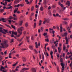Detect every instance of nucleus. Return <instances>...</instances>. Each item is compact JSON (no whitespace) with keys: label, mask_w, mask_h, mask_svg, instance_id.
<instances>
[{"label":"nucleus","mask_w":72,"mask_h":72,"mask_svg":"<svg viewBox=\"0 0 72 72\" xmlns=\"http://www.w3.org/2000/svg\"><path fill=\"white\" fill-rule=\"evenodd\" d=\"M19 3V0H15L14 1V4H17Z\"/></svg>","instance_id":"nucleus-7"},{"label":"nucleus","mask_w":72,"mask_h":72,"mask_svg":"<svg viewBox=\"0 0 72 72\" xmlns=\"http://www.w3.org/2000/svg\"><path fill=\"white\" fill-rule=\"evenodd\" d=\"M64 23L65 24H68V22H64Z\"/></svg>","instance_id":"nucleus-60"},{"label":"nucleus","mask_w":72,"mask_h":72,"mask_svg":"<svg viewBox=\"0 0 72 72\" xmlns=\"http://www.w3.org/2000/svg\"><path fill=\"white\" fill-rule=\"evenodd\" d=\"M11 41H10V42L11 44L12 43V42H14V39H12L10 40Z\"/></svg>","instance_id":"nucleus-24"},{"label":"nucleus","mask_w":72,"mask_h":72,"mask_svg":"<svg viewBox=\"0 0 72 72\" xmlns=\"http://www.w3.org/2000/svg\"><path fill=\"white\" fill-rule=\"evenodd\" d=\"M64 20H65V21H68V19L67 18H64L63 19Z\"/></svg>","instance_id":"nucleus-49"},{"label":"nucleus","mask_w":72,"mask_h":72,"mask_svg":"<svg viewBox=\"0 0 72 72\" xmlns=\"http://www.w3.org/2000/svg\"><path fill=\"white\" fill-rule=\"evenodd\" d=\"M3 30H4V31L5 32L8 33V30H5V29H4Z\"/></svg>","instance_id":"nucleus-46"},{"label":"nucleus","mask_w":72,"mask_h":72,"mask_svg":"<svg viewBox=\"0 0 72 72\" xmlns=\"http://www.w3.org/2000/svg\"><path fill=\"white\" fill-rule=\"evenodd\" d=\"M52 48L53 49H55V46L54 45H53L52 46Z\"/></svg>","instance_id":"nucleus-38"},{"label":"nucleus","mask_w":72,"mask_h":72,"mask_svg":"<svg viewBox=\"0 0 72 72\" xmlns=\"http://www.w3.org/2000/svg\"><path fill=\"white\" fill-rule=\"evenodd\" d=\"M22 23H23V21H21L20 22V23L19 24V25L20 26H22Z\"/></svg>","instance_id":"nucleus-25"},{"label":"nucleus","mask_w":72,"mask_h":72,"mask_svg":"<svg viewBox=\"0 0 72 72\" xmlns=\"http://www.w3.org/2000/svg\"><path fill=\"white\" fill-rule=\"evenodd\" d=\"M63 50L64 51L66 50V46H63Z\"/></svg>","instance_id":"nucleus-35"},{"label":"nucleus","mask_w":72,"mask_h":72,"mask_svg":"<svg viewBox=\"0 0 72 72\" xmlns=\"http://www.w3.org/2000/svg\"><path fill=\"white\" fill-rule=\"evenodd\" d=\"M30 21H32V17H30Z\"/></svg>","instance_id":"nucleus-63"},{"label":"nucleus","mask_w":72,"mask_h":72,"mask_svg":"<svg viewBox=\"0 0 72 72\" xmlns=\"http://www.w3.org/2000/svg\"><path fill=\"white\" fill-rule=\"evenodd\" d=\"M14 17H12V16H10V17H9V19H13Z\"/></svg>","instance_id":"nucleus-31"},{"label":"nucleus","mask_w":72,"mask_h":72,"mask_svg":"<svg viewBox=\"0 0 72 72\" xmlns=\"http://www.w3.org/2000/svg\"><path fill=\"white\" fill-rule=\"evenodd\" d=\"M1 45L3 48H5V46L6 48H7L9 46L8 44L6 43V42L5 41H4L3 43H1Z\"/></svg>","instance_id":"nucleus-2"},{"label":"nucleus","mask_w":72,"mask_h":72,"mask_svg":"<svg viewBox=\"0 0 72 72\" xmlns=\"http://www.w3.org/2000/svg\"><path fill=\"white\" fill-rule=\"evenodd\" d=\"M34 51L35 53V54H37L38 53V51H37L36 49H34Z\"/></svg>","instance_id":"nucleus-30"},{"label":"nucleus","mask_w":72,"mask_h":72,"mask_svg":"<svg viewBox=\"0 0 72 72\" xmlns=\"http://www.w3.org/2000/svg\"><path fill=\"white\" fill-rule=\"evenodd\" d=\"M70 67H71V68H72V63H71V64H70Z\"/></svg>","instance_id":"nucleus-53"},{"label":"nucleus","mask_w":72,"mask_h":72,"mask_svg":"<svg viewBox=\"0 0 72 72\" xmlns=\"http://www.w3.org/2000/svg\"><path fill=\"white\" fill-rule=\"evenodd\" d=\"M4 25H5L6 26V27H9V28H10V26L7 24H5Z\"/></svg>","instance_id":"nucleus-32"},{"label":"nucleus","mask_w":72,"mask_h":72,"mask_svg":"<svg viewBox=\"0 0 72 72\" xmlns=\"http://www.w3.org/2000/svg\"><path fill=\"white\" fill-rule=\"evenodd\" d=\"M18 10V8H16L14 11V13H16V12H17Z\"/></svg>","instance_id":"nucleus-18"},{"label":"nucleus","mask_w":72,"mask_h":72,"mask_svg":"<svg viewBox=\"0 0 72 72\" xmlns=\"http://www.w3.org/2000/svg\"><path fill=\"white\" fill-rule=\"evenodd\" d=\"M10 72H15V70H12V71L11 70H10Z\"/></svg>","instance_id":"nucleus-44"},{"label":"nucleus","mask_w":72,"mask_h":72,"mask_svg":"<svg viewBox=\"0 0 72 72\" xmlns=\"http://www.w3.org/2000/svg\"><path fill=\"white\" fill-rule=\"evenodd\" d=\"M31 16H33V15H34V13H32L31 14Z\"/></svg>","instance_id":"nucleus-56"},{"label":"nucleus","mask_w":72,"mask_h":72,"mask_svg":"<svg viewBox=\"0 0 72 72\" xmlns=\"http://www.w3.org/2000/svg\"><path fill=\"white\" fill-rule=\"evenodd\" d=\"M30 69V68H23L22 70L21 71H25L26 70H29Z\"/></svg>","instance_id":"nucleus-10"},{"label":"nucleus","mask_w":72,"mask_h":72,"mask_svg":"<svg viewBox=\"0 0 72 72\" xmlns=\"http://www.w3.org/2000/svg\"><path fill=\"white\" fill-rule=\"evenodd\" d=\"M3 20H5V19L4 18H2L0 19V21H3Z\"/></svg>","instance_id":"nucleus-33"},{"label":"nucleus","mask_w":72,"mask_h":72,"mask_svg":"<svg viewBox=\"0 0 72 72\" xmlns=\"http://www.w3.org/2000/svg\"><path fill=\"white\" fill-rule=\"evenodd\" d=\"M72 27V24H71L70 25V27L69 28H70V29H71V28Z\"/></svg>","instance_id":"nucleus-42"},{"label":"nucleus","mask_w":72,"mask_h":72,"mask_svg":"<svg viewBox=\"0 0 72 72\" xmlns=\"http://www.w3.org/2000/svg\"><path fill=\"white\" fill-rule=\"evenodd\" d=\"M68 35V33H67V32H66L65 33H64V34L62 35V37H64V36H65V37H66Z\"/></svg>","instance_id":"nucleus-6"},{"label":"nucleus","mask_w":72,"mask_h":72,"mask_svg":"<svg viewBox=\"0 0 72 72\" xmlns=\"http://www.w3.org/2000/svg\"><path fill=\"white\" fill-rule=\"evenodd\" d=\"M7 4V2H5L4 3H3V5H4V6H5Z\"/></svg>","instance_id":"nucleus-43"},{"label":"nucleus","mask_w":72,"mask_h":72,"mask_svg":"<svg viewBox=\"0 0 72 72\" xmlns=\"http://www.w3.org/2000/svg\"><path fill=\"white\" fill-rule=\"evenodd\" d=\"M9 33H10L11 34H14V35H16V36H17V33L14 32L9 31Z\"/></svg>","instance_id":"nucleus-5"},{"label":"nucleus","mask_w":72,"mask_h":72,"mask_svg":"<svg viewBox=\"0 0 72 72\" xmlns=\"http://www.w3.org/2000/svg\"><path fill=\"white\" fill-rule=\"evenodd\" d=\"M22 60L23 61V62H25L26 61V58L24 57H22Z\"/></svg>","instance_id":"nucleus-19"},{"label":"nucleus","mask_w":72,"mask_h":72,"mask_svg":"<svg viewBox=\"0 0 72 72\" xmlns=\"http://www.w3.org/2000/svg\"><path fill=\"white\" fill-rule=\"evenodd\" d=\"M25 26H26V27H27L28 26V23H26L25 24Z\"/></svg>","instance_id":"nucleus-45"},{"label":"nucleus","mask_w":72,"mask_h":72,"mask_svg":"<svg viewBox=\"0 0 72 72\" xmlns=\"http://www.w3.org/2000/svg\"><path fill=\"white\" fill-rule=\"evenodd\" d=\"M11 5H12V3H10L8 4V6H11Z\"/></svg>","instance_id":"nucleus-54"},{"label":"nucleus","mask_w":72,"mask_h":72,"mask_svg":"<svg viewBox=\"0 0 72 72\" xmlns=\"http://www.w3.org/2000/svg\"><path fill=\"white\" fill-rule=\"evenodd\" d=\"M23 30H24V28H23V27H21L18 29V33L20 34V35H17V37H19L21 35L22 33V31Z\"/></svg>","instance_id":"nucleus-1"},{"label":"nucleus","mask_w":72,"mask_h":72,"mask_svg":"<svg viewBox=\"0 0 72 72\" xmlns=\"http://www.w3.org/2000/svg\"><path fill=\"white\" fill-rule=\"evenodd\" d=\"M60 5L61 6V9L62 10H65V9H66V8L64 6L63 4H61Z\"/></svg>","instance_id":"nucleus-4"},{"label":"nucleus","mask_w":72,"mask_h":72,"mask_svg":"<svg viewBox=\"0 0 72 72\" xmlns=\"http://www.w3.org/2000/svg\"><path fill=\"white\" fill-rule=\"evenodd\" d=\"M70 15H72V11H71L70 13Z\"/></svg>","instance_id":"nucleus-64"},{"label":"nucleus","mask_w":72,"mask_h":72,"mask_svg":"<svg viewBox=\"0 0 72 72\" xmlns=\"http://www.w3.org/2000/svg\"><path fill=\"white\" fill-rule=\"evenodd\" d=\"M1 68H0V71H3V69H4L5 70V69L4 68V67H3V66H1Z\"/></svg>","instance_id":"nucleus-8"},{"label":"nucleus","mask_w":72,"mask_h":72,"mask_svg":"<svg viewBox=\"0 0 72 72\" xmlns=\"http://www.w3.org/2000/svg\"><path fill=\"white\" fill-rule=\"evenodd\" d=\"M60 30L63 29V28H62V24L60 25Z\"/></svg>","instance_id":"nucleus-51"},{"label":"nucleus","mask_w":72,"mask_h":72,"mask_svg":"<svg viewBox=\"0 0 72 72\" xmlns=\"http://www.w3.org/2000/svg\"><path fill=\"white\" fill-rule=\"evenodd\" d=\"M35 47L36 48H38L39 47L38 46V45H37V42H36L35 43Z\"/></svg>","instance_id":"nucleus-16"},{"label":"nucleus","mask_w":72,"mask_h":72,"mask_svg":"<svg viewBox=\"0 0 72 72\" xmlns=\"http://www.w3.org/2000/svg\"><path fill=\"white\" fill-rule=\"evenodd\" d=\"M43 27H41V28H40V30H41V31H43Z\"/></svg>","instance_id":"nucleus-61"},{"label":"nucleus","mask_w":72,"mask_h":72,"mask_svg":"<svg viewBox=\"0 0 72 72\" xmlns=\"http://www.w3.org/2000/svg\"><path fill=\"white\" fill-rule=\"evenodd\" d=\"M17 14H20V13H21V12H19V11H18L17 12Z\"/></svg>","instance_id":"nucleus-62"},{"label":"nucleus","mask_w":72,"mask_h":72,"mask_svg":"<svg viewBox=\"0 0 72 72\" xmlns=\"http://www.w3.org/2000/svg\"><path fill=\"white\" fill-rule=\"evenodd\" d=\"M51 7L52 8H55V5H52Z\"/></svg>","instance_id":"nucleus-37"},{"label":"nucleus","mask_w":72,"mask_h":72,"mask_svg":"<svg viewBox=\"0 0 72 72\" xmlns=\"http://www.w3.org/2000/svg\"><path fill=\"white\" fill-rule=\"evenodd\" d=\"M65 40H66V44H68V39H67V37H66L65 38Z\"/></svg>","instance_id":"nucleus-15"},{"label":"nucleus","mask_w":72,"mask_h":72,"mask_svg":"<svg viewBox=\"0 0 72 72\" xmlns=\"http://www.w3.org/2000/svg\"><path fill=\"white\" fill-rule=\"evenodd\" d=\"M33 9H34V6H33L31 8V11H33Z\"/></svg>","instance_id":"nucleus-34"},{"label":"nucleus","mask_w":72,"mask_h":72,"mask_svg":"<svg viewBox=\"0 0 72 72\" xmlns=\"http://www.w3.org/2000/svg\"><path fill=\"white\" fill-rule=\"evenodd\" d=\"M60 62L61 63H63V58H60Z\"/></svg>","instance_id":"nucleus-22"},{"label":"nucleus","mask_w":72,"mask_h":72,"mask_svg":"<svg viewBox=\"0 0 72 72\" xmlns=\"http://www.w3.org/2000/svg\"><path fill=\"white\" fill-rule=\"evenodd\" d=\"M42 59H44V55L43 53L42 54Z\"/></svg>","instance_id":"nucleus-39"},{"label":"nucleus","mask_w":72,"mask_h":72,"mask_svg":"<svg viewBox=\"0 0 72 72\" xmlns=\"http://www.w3.org/2000/svg\"><path fill=\"white\" fill-rule=\"evenodd\" d=\"M3 32V28L2 27H0V32Z\"/></svg>","instance_id":"nucleus-29"},{"label":"nucleus","mask_w":72,"mask_h":72,"mask_svg":"<svg viewBox=\"0 0 72 72\" xmlns=\"http://www.w3.org/2000/svg\"><path fill=\"white\" fill-rule=\"evenodd\" d=\"M14 20H15L16 21V20H17V18H15V17H14L13 19Z\"/></svg>","instance_id":"nucleus-59"},{"label":"nucleus","mask_w":72,"mask_h":72,"mask_svg":"<svg viewBox=\"0 0 72 72\" xmlns=\"http://www.w3.org/2000/svg\"><path fill=\"white\" fill-rule=\"evenodd\" d=\"M48 13L50 15H51V12L50 11H49L48 12Z\"/></svg>","instance_id":"nucleus-52"},{"label":"nucleus","mask_w":72,"mask_h":72,"mask_svg":"<svg viewBox=\"0 0 72 72\" xmlns=\"http://www.w3.org/2000/svg\"><path fill=\"white\" fill-rule=\"evenodd\" d=\"M9 8L10 9H13V6H10L9 7Z\"/></svg>","instance_id":"nucleus-58"},{"label":"nucleus","mask_w":72,"mask_h":72,"mask_svg":"<svg viewBox=\"0 0 72 72\" xmlns=\"http://www.w3.org/2000/svg\"><path fill=\"white\" fill-rule=\"evenodd\" d=\"M53 52L52 51H51L50 53V54L51 55H53Z\"/></svg>","instance_id":"nucleus-47"},{"label":"nucleus","mask_w":72,"mask_h":72,"mask_svg":"<svg viewBox=\"0 0 72 72\" xmlns=\"http://www.w3.org/2000/svg\"><path fill=\"white\" fill-rule=\"evenodd\" d=\"M0 10L1 12H3V11H4V9H1Z\"/></svg>","instance_id":"nucleus-55"},{"label":"nucleus","mask_w":72,"mask_h":72,"mask_svg":"<svg viewBox=\"0 0 72 72\" xmlns=\"http://www.w3.org/2000/svg\"><path fill=\"white\" fill-rule=\"evenodd\" d=\"M66 4L68 5V6H69L71 5V4H70V2L69 1H68L66 3Z\"/></svg>","instance_id":"nucleus-13"},{"label":"nucleus","mask_w":72,"mask_h":72,"mask_svg":"<svg viewBox=\"0 0 72 72\" xmlns=\"http://www.w3.org/2000/svg\"><path fill=\"white\" fill-rule=\"evenodd\" d=\"M11 27L13 28H14V30H16L17 28L15 27V26H14L13 25H11Z\"/></svg>","instance_id":"nucleus-23"},{"label":"nucleus","mask_w":72,"mask_h":72,"mask_svg":"<svg viewBox=\"0 0 72 72\" xmlns=\"http://www.w3.org/2000/svg\"><path fill=\"white\" fill-rule=\"evenodd\" d=\"M31 39L32 40H33L34 39V38H33V36H32L31 37Z\"/></svg>","instance_id":"nucleus-57"},{"label":"nucleus","mask_w":72,"mask_h":72,"mask_svg":"<svg viewBox=\"0 0 72 72\" xmlns=\"http://www.w3.org/2000/svg\"><path fill=\"white\" fill-rule=\"evenodd\" d=\"M69 27H68V28H67V30H68V31L69 32V33H71V31H70V30H71V29L69 28Z\"/></svg>","instance_id":"nucleus-17"},{"label":"nucleus","mask_w":72,"mask_h":72,"mask_svg":"<svg viewBox=\"0 0 72 72\" xmlns=\"http://www.w3.org/2000/svg\"><path fill=\"white\" fill-rule=\"evenodd\" d=\"M30 38V37H26V39L28 42H30V39L29 38Z\"/></svg>","instance_id":"nucleus-12"},{"label":"nucleus","mask_w":72,"mask_h":72,"mask_svg":"<svg viewBox=\"0 0 72 72\" xmlns=\"http://www.w3.org/2000/svg\"><path fill=\"white\" fill-rule=\"evenodd\" d=\"M20 6L19 4H18L17 5H15L14 7L15 8H16L17 7V8H18Z\"/></svg>","instance_id":"nucleus-26"},{"label":"nucleus","mask_w":72,"mask_h":72,"mask_svg":"<svg viewBox=\"0 0 72 72\" xmlns=\"http://www.w3.org/2000/svg\"><path fill=\"white\" fill-rule=\"evenodd\" d=\"M45 40L46 41H47V42H49V38H48L47 37V39H45Z\"/></svg>","instance_id":"nucleus-28"},{"label":"nucleus","mask_w":72,"mask_h":72,"mask_svg":"<svg viewBox=\"0 0 72 72\" xmlns=\"http://www.w3.org/2000/svg\"><path fill=\"white\" fill-rule=\"evenodd\" d=\"M12 34V35H11V37H14V38H15V37L13 35H14V34Z\"/></svg>","instance_id":"nucleus-40"},{"label":"nucleus","mask_w":72,"mask_h":72,"mask_svg":"<svg viewBox=\"0 0 72 72\" xmlns=\"http://www.w3.org/2000/svg\"><path fill=\"white\" fill-rule=\"evenodd\" d=\"M40 11H43L44 10V7L42 6H41L40 8Z\"/></svg>","instance_id":"nucleus-14"},{"label":"nucleus","mask_w":72,"mask_h":72,"mask_svg":"<svg viewBox=\"0 0 72 72\" xmlns=\"http://www.w3.org/2000/svg\"><path fill=\"white\" fill-rule=\"evenodd\" d=\"M29 48L31 49V50H33V46H30Z\"/></svg>","instance_id":"nucleus-21"},{"label":"nucleus","mask_w":72,"mask_h":72,"mask_svg":"<svg viewBox=\"0 0 72 72\" xmlns=\"http://www.w3.org/2000/svg\"><path fill=\"white\" fill-rule=\"evenodd\" d=\"M21 50L23 51L24 50H26V49L25 48H22L21 49Z\"/></svg>","instance_id":"nucleus-48"},{"label":"nucleus","mask_w":72,"mask_h":72,"mask_svg":"<svg viewBox=\"0 0 72 72\" xmlns=\"http://www.w3.org/2000/svg\"><path fill=\"white\" fill-rule=\"evenodd\" d=\"M61 66H62V68L61 69L62 71H63L64 70V64L63 63H61Z\"/></svg>","instance_id":"nucleus-3"},{"label":"nucleus","mask_w":72,"mask_h":72,"mask_svg":"<svg viewBox=\"0 0 72 72\" xmlns=\"http://www.w3.org/2000/svg\"><path fill=\"white\" fill-rule=\"evenodd\" d=\"M31 71L32 72H36V70L34 68H32L31 69Z\"/></svg>","instance_id":"nucleus-9"},{"label":"nucleus","mask_w":72,"mask_h":72,"mask_svg":"<svg viewBox=\"0 0 72 72\" xmlns=\"http://www.w3.org/2000/svg\"><path fill=\"white\" fill-rule=\"evenodd\" d=\"M45 21L46 23H49V21L45 19Z\"/></svg>","instance_id":"nucleus-27"},{"label":"nucleus","mask_w":72,"mask_h":72,"mask_svg":"<svg viewBox=\"0 0 72 72\" xmlns=\"http://www.w3.org/2000/svg\"><path fill=\"white\" fill-rule=\"evenodd\" d=\"M58 51L59 53H60V52H61V51L62 50V49L60 47H58Z\"/></svg>","instance_id":"nucleus-11"},{"label":"nucleus","mask_w":72,"mask_h":72,"mask_svg":"<svg viewBox=\"0 0 72 72\" xmlns=\"http://www.w3.org/2000/svg\"><path fill=\"white\" fill-rule=\"evenodd\" d=\"M46 35H47V33H44L43 34V35H44V36H46Z\"/></svg>","instance_id":"nucleus-50"},{"label":"nucleus","mask_w":72,"mask_h":72,"mask_svg":"<svg viewBox=\"0 0 72 72\" xmlns=\"http://www.w3.org/2000/svg\"><path fill=\"white\" fill-rule=\"evenodd\" d=\"M57 72H59L60 71V70H59V67L58 66H57Z\"/></svg>","instance_id":"nucleus-20"},{"label":"nucleus","mask_w":72,"mask_h":72,"mask_svg":"<svg viewBox=\"0 0 72 72\" xmlns=\"http://www.w3.org/2000/svg\"><path fill=\"white\" fill-rule=\"evenodd\" d=\"M20 6H21V7L23 6H24V4H19Z\"/></svg>","instance_id":"nucleus-41"},{"label":"nucleus","mask_w":72,"mask_h":72,"mask_svg":"<svg viewBox=\"0 0 72 72\" xmlns=\"http://www.w3.org/2000/svg\"><path fill=\"white\" fill-rule=\"evenodd\" d=\"M36 22L34 23V28H36Z\"/></svg>","instance_id":"nucleus-36"}]
</instances>
